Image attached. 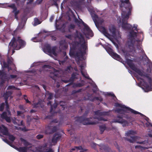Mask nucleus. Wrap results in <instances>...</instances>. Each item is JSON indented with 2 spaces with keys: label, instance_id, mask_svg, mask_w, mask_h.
Returning a JSON list of instances; mask_svg holds the SVG:
<instances>
[{
  "label": "nucleus",
  "instance_id": "1",
  "mask_svg": "<svg viewBox=\"0 0 152 152\" xmlns=\"http://www.w3.org/2000/svg\"><path fill=\"white\" fill-rule=\"evenodd\" d=\"M126 62L129 67L133 71L137 73L139 75L143 77H146L148 79L149 83L146 82L141 77H139L138 79L141 80L142 81H140L139 85L142 86V88L146 92L152 91L151 79L149 76V75L147 74L144 71L137 68L133 62V61L131 59L127 58L126 56Z\"/></svg>",
  "mask_w": 152,
  "mask_h": 152
},
{
  "label": "nucleus",
  "instance_id": "2",
  "mask_svg": "<svg viewBox=\"0 0 152 152\" xmlns=\"http://www.w3.org/2000/svg\"><path fill=\"white\" fill-rule=\"evenodd\" d=\"M74 40L73 42L72 47L70 48L69 54L70 56L78 57L79 53L76 52V50H78L82 52L81 48L80 47V44L84 41V37L82 34L78 31L76 30L74 34Z\"/></svg>",
  "mask_w": 152,
  "mask_h": 152
},
{
  "label": "nucleus",
  "instance_id": "3",
  "mask_svg": "<svg viewBox=\"0 0 152 152\" xmlns=\"http://www.w3.org/2000/svg\"><path fill=\"white\" fill-rule=\"evenodd\" d=\"M26 44V42L19 37H18L17 39L13 37L10 42V48L17 50H19L21 48H23Z\"/></svg>",
  "mask_w": 152,
  "mask_h": 152
},
{
  "label": "nucleus",
  "instance_id": "4",
  "mask_svg": "<svg viewBox=\"0 0 152 152\" xmlns=\"http://www.w3.org/2000/svg\"><path fill=\"white\" fill-rule=\"evenodd\" d=\"M120 9L122 10L121 15L131 14L132 7L129 0H121Z\"/></svg>",
  "mask_w": 152,
  "mask_h": 152
},
{
  "label": "nucleus",
  "instance_id": "5",
  "mask_svg": "<svg viewBox=\"0 0 152 152\" xmlns=\"http://www.w3.org/2000/svg\"><path fill=\"white\" fill-rule=\"evenodd\" d=\"M92 119V118H86L84 115H83L81 116L77 117L75 121L78 123H82L83 124L85 125H93L96 124V122L91 120Z\"/></svg>",
  "mask_w": 152,
  "mask_h": 152
},
{
  "label": "nucleus",
  "instance_id": "6",
  "mask_svg": "<svg viewBox=\"0 0 152 152\" xmlns=\"http://www.w3.org/2000/svg\"><path fill=\"white\" fill-rule=\"evenodd\" d=\"M130 14L121 15L122 19V27L124 30H130L132 27V26L128 23L129 16Z\"/></svg>",
  "mask_w": 152,
  "mask_h": 152
},
{
  "label": "nucleus",
  "instance_id": "7",
  "mask_svg": "<svg viewBox=\"0 0 152 152\" xmlns=\"http://www.w3.org/2000/svg\"><path fill=\"white\" fill-rule=\"evenodd\" d=\"M118 118L115 119L113 122H118L121 124H124L125 125L127 124L128 122L126 120L123 119V118H124L126 119H130L131 116L128 115H125V113L121 115H118L117 116Z\"/></svg>",
  "mask_w": 152,
  "mask_h": 152
},
{
  "label": "nucleus",
  "instance_id": "8",
  "mask_svg": "<svg viewBox=\"0 0 152 152\" xmlns=\"http://www.w3.org/2000/svg\"><path fill=\"white\" fill-rule=\"evenodd\" d=\"M56 48L55 47H53L51 48L50 45L48 44L45 45L43 50L45 53H48L55 56L56 54Z\"/></svg>",
  "mask_w": 152,
  "mask_h": 152
},
{
  "label": "nucleus",
  "instance_id": "9",
  "mask_svg": "<svg viewBox=\"0 0 152 152\" xmlns=\"http://www.w3.org/2000/svg\"><path fill=\"white\" fill-rule=\"evenodd\" d=\"M134 133V132L132 130H130L126 134V136H128V138H125V140H126L129 142L131 143H133L135 142L137 139V137L133 135H130V134H133Z\"/></svg>",
  "mask_w": 152,
  "mask_h": 152
},
{
  "label": "nucleus",
  "instance_id": "10",
  "mask_svg": "<svg viewBox=\"0 0 152 152\" xmlns=\"http://www.w3.org/2000/svg\"><path fill=\"white\" fill-rule=\"evenodd\" d=\"M137 36V33L134 32L133 30H132L129 32V41L128 42V45L129 47H133L134 44L133 43V40L134 39V37Z\"/></svg>",
  "mask_w": 152,
  "mask_h": 152
},
{
  "label": "nucleus",
  "instance_id": "11",
  "mask_svg": "<svg viewBox=\"0 0 152 152\" xmlns=\"http://www.w3.org/2000/svg\"><path fill=\"white\" fill-rule=\"evenodd\" d=\"M108 112H101L99 110L94 112L95 115L98 116H95L94 118L97 119L99 121H106V120L104 119L100 116H103L107 115Z\"/></svg>",
  "mask_w": 152,
  "mask_h": 152
},
{
  "label": "nucleus",
  "instance_id": "12",
  "mask_svg": "<svg viewBox=\"0 0 152 152\" xmlns=\"http://www.w3.org/2000/svg\"><path fill=\"white\" fill-rule=\"evenodd\" d=\"M57 130L58 127L57 126H53L48 125L46 127L45 133L47 134H52L56 132Z\"/></svg>",
  "mask_w": 152,
  "mask_h": 152
},
{
  "label": "nucleus",
  "instance_id": "13",
  "mask_svg": "<svg viewBox=\"0 0 152 152\" xmlns=\"http://www.w3.org/2000/svg\"><path fill=\"white\" fill-rule=\"evenodd\" d=\"M7 75L6 73L3 71L0 70V77H1V81L0 82V84L2 85L4 83L5 80L7 79Z\"/></svg>",
  "mask_w": 152,
  "mask_h": 152
},
{
  "label": "nucleus",
  "instance_id": "14",
  "mask_svg": "<svg viewBox=\"0 0 152 152\" xmlns=\"http://www.w3.org/2000/svg\"><path fill=\"white\" fill-rule=\"evenodd\" d=\"M83 0H73L71 1V4L76 7L79 8L82 4Z\"/></svg>",
  "mask_w": 152,
  "mask_h": 152
},
{
  "label": "nucleus",
  "instance_id": "15",
  "mask_svg": "<svg viewBox=\"0 0 152 152\" xmlns=\"http://www.w3.org/2000/svg\"><path fill=\"white\" fill-rule=\"evenodd\" d=\"M122 109L117 108L115 110V111L118 113L120 114H124L125 113H130L131 110H130L126 109V108H122Z\"/></svg>",
  "mask_w": 152,
  "mask_h": 152
},
{
  "label": "nucleus",
  "instance_id": "16",
  "mask_svg": "<svg viewBox=\"0 0 152 152\" xmlns=\"http://www.w3.org/2000/svg\"><path fill=\"white\" fill-rule=\"evenodd\" d=\"M59 44L60 47L62 50H66L68 47V45L65 40L60 41Z\"/></svg>",
  "mask_w": 152,
  "mask_h": 152
},
{
  "label": "nucleus",
  "instance_id": "17",
  "mask_svg": "<svg viewBox=\"0 0 152 152\" xmlns=\"http://www.w3.org/2000/svg\"><path fill=\"white\" fill-rule=\"evenodd\" d=\"M61 137V135L60 134L55 133L52 138V142L55 144H56L57 141L60 139Z\"/></svg>",
  "mask_w": 152,
  "mask_h": 152
},
{
  "label": "nucleus",
  "instance_id": "18",
  "mask_svg": "<svg viewBox=\"0 0 152 152\" xmlns=\"http://www.w3.org/2000/svg\"><path fill=\"white\" fill-rule=\"evenodd\" d=\"M83 26H84V30L86 31V34L88 35L92 36V31L86 23Z\"/></svg>",
  "mask_w": 152,
  "mask_h": 152
},
{
  "label": "nucleus",
  "instance_id": "19",
  "mask_svg": "<svg viewBox=\"0 0 152 152\" xmlns=\"http://www.w3.org/2000/svg\"><path fill=\"white\" fill-rule=\"evenodd\" d=\"M83 26H84V30L86 31V34L88 35L92 36V31L86 23Z\"/></svg>",
  "mask_w": 152,
  "mask_h": 152
},
{
  "label": "nucleus",
  "instance_id": "20",
  "mask_svg": "<svg viewBox=\"0 0 152 152\" xmlns=\"http://www.w3.org/2000/svg\"><path fill=\"white\" fill-rule=\"evenodd\" d=\"M1 126L3 128H1V129L0 130L1 132L4 135L7 136L9 135V133L7 127L3 125H2Z\"/></svg>",
  "mask_w": 152,
  "mask_h": 152
},
{
  "label": "nucleus",
  "instance_id": "21",
  "mask_svg": "<svg viewBox=\"0 0 152 152\" xmlns=\"http://www.w3.org/2000/svg\"><path fill=\"white\" fill-rule=\"evenodd\" d=\"M111 56L114 59L120 62H122V59L121 58L120 56L119 55H118L116 53H115L114 52L112 54Z\"/></svg>",
  "mask_w": 152,
  "mask_h": 152
},
{
  "label": "nucleus",
  "instance_id": "22",
  "mask_svg": "<svg viewBox=\"0 0 152 152\" xmlns=\"http://www.w3.org/2000/svg\"><path fill=\"white\" fill-rule=\"evenodd\" d=\"M77 73L76 72H73L72 73L71 77L69 79V81H70L71 82L68 85H70L72 84L75 79H77Z\"/></svg>",
  "mask_w": 152,
  "mask_h": 152
},
{
  "label": "nucleus",
  "instance_id": "23",
  "mask_svg": "<svg viewBox=\"0 0 152 152\" xmlns=\"http://www.w3.org/2000/svg\"><path fill=\"white\" fill-rule=\"evenodd\" d=\"M75 22L78 25H79L81 24L83 26L85 25V23L80 18H79V20H78L77 18H75Z\"/></svg>",
  "mask_w": 152,
  "mask_h": 152
},
{
  "label": "nucleus",
  "instance_id": "24",
  "mask_svg": "<svg viewBox=\"0 0 152 152\" xmlns=\"http://www.w3.org/2000/svg\"><path fill=\"white\" fill-rule=\"evenodd\" d=\"M58 74H56L55 72L51 73L49 75L50 77L54 80L55 81V82L56 81V80L58 77Z\"/></svg>",
  "mask_w": 152,
  "mask_h": 152
},
{
  "label": "nucleus",
  "instance_id": "25",
  "mask_svg": "<svg viewBox=\"0 0 152 152\" xmlns=\"http://www.w3.org/2000/svg\"><path fill=\"white\" fill-rule=\"evenodd\" d=\"M13 59L11 57L10 58L9 57H8L7 58V62L10 65H13L15 66V64H14L13 63Z\"/></svg>",
  "mask_w": 152,
  "mask_h": 152
},
{
  "label": "nucleus",
  "instance_id": "26",
  "mask_svg": "<svg viewBox=\"0 0 152 152\" xmlns=\"http://www.w3.org/2000/svg\"><path fill=\"white\" fill-rule=\"evenodd\" d=\"M57 105H58V103H57L56 102H55L53 105H51L50 112L51 113L53 111H54L53 110V108L54 109L56 108Z\"/></svg>",
  "mask_w": 152,
  "mask_h": 152
},
{
  "label": "nucleus",
  "instance_id": "27",
  "mask_svg": "<svg viewBox=\"0 0 152 152\" xmlns=\"http://www.w3.org/2000/svg\"><path fill=\"white\" fill-rule=\"evenodd\" d=\"M109 30L110 32L113 35L115 36V35L116 29L115 27L114 26H112L110 27L109 28Z\"/></svg>",
  "mask_w": 152,
  "mask_h": 152
},
{
  "label": "nucleus",
  "instance_id": "28",
  "mask_svg": "<svg viewBox=\"0 0 152 152\" xmlns=\"http://www.w3.org/2000/svg\"><path fill=\"white\" fill-rule=\"evenodd\" d=\"M91 15L92 18V19H93L94 21V22L95 23L96 25V19L98 18V17L96 14L95 13L91 12Z\"/></svg>",
  "mask_w": 152,
  "mask_h": 152
},
{
  "label": "nucleus",
  "instance_id": "29",
  "mask_svg": "<svg viewBox=\"0 0 152 152\" xmlns=\"http://www.w3.org/2000/svg\"><path fill=\"white\" fill-rule=\"evenodd\" d=\"M73 87H80L84 86L83 83H73Z\"/></svg>",
  "mask_w": 152,
  "mask_h": 152
},
{
  "label": "nucleus",
  "instance_id": "30",
  "mask_svg": "<svg viewBox=\"0 0 152 152\" xmlns=\"http://www.w3.org/2000/svg\"><path fill=\"white\" fill-rule=\"evenodd\" d=\"M99 127L100 133L102 134L106 129V126L105 125H101L99 126Z\"/></svg>",
  "mask_w": 152,
  "mask_h": 152
},
{
  "label": "nucleus",
  "instance_id": "31",
  "mask_svg": "<svg viewBox=\"0 0 152 152\" xmlns=\"http://www.w3.org/2000/svg\"><path fill=\"white\" fill-rule=\"evenodd\" d=\"M58 105H60L62 107L61 109L63 110H64L65 107H66V103L64 102L63 101H61L58 103Z\"/></svg>",
  "mask_w": 152,
  "mask_h": 152
},
{
  "label": "nucleus",
  "instance_id": "32",
  "mask_svg": "<svg viewBox=\"0 0 152 152\" xmlns=\"http://www.w3.org/2000/svg\"><path fill=\"white\" fill-rule=\"evenodd\" d=\"M95 100H99L100 102H101L103 100V99L101 96L98 97H94L93 99H90V101L91 102H94Z\"/></svg>",
  "mask_w": 152,
  "mask_h": 152
},
{
  "label": "nucleus",
  "instance_id": "33",
  "mask_svg": "<svg viewBox=\"0 0 152 152\" xmlns=\"http://www.w3.org/2000/svg\"><path fill=\"white\" fill-rule=\"evenodd\" d=\"M130 110H131V113L134 114L135 115H137L138 114L140 115L141 116H144V115L143 114L141 113H140L138 111L135 110L131 108L130 109Z\"/></svg>",
  "mask_w": 152,
  "mask_h": 152
},
{
  "label": "nucleus",
  "instance_id": "34",
  "mask_svg": "<svg viewBox=\"0 0 152 152\" xmlns=\"http://www.w3.org/2000/svg\"><path fill=\"white\" fill-rule=\"evenodd\" d=\"M81 67L82 68V70H81L80 71H81V73L82 75L85 78L88 79L90 80H91V78L89 77V76H88V75L87 74L86 75L84 73V72H83V70H82L83 69L82 68L83 67V66L82 65L81 66Z\"/></svg>",
  "mask_w": 152,
  "mask_h": 152
},
{
  "label": "nucleus",
  "instance_id": "35",
  "mask_svg": "<svg viewBox=\"0 0 152 152\" xmlns=\"http://www.w3.org/2000/svg\"><path fill=\"white\" fill-rule=\"evenodd\" d=\"M20 141L23 142L24 145L27 146L28 145H30L31 144L28 142L27 140L25 139L21 138L20 139Z\"/></svg>",
  "mask_w": 152,
  "mask_h": 152
},
{
  "label": "nucleus",
  "instance_id": "36",
  "mask_svg": "<svg viewBox=\"0 0 152 152\" xmlns=\"http://www.w3.org/2000/svg\"><path fill=\"white\" fill-rule=\"evenodd\" d=\"M18 149L20 152H27V148L26 147H20Z\"/></svg>",
  "mask_w": 152,
  "mask_h": 152
},
{
  "label": "nucleus",
  "instance_id": "37",
  "mask_svg": "<svg viewBox=\"0 0 152 152\" xmlns=\"http://www.w3.org/2000/svg\"><path fill=\"white\" fill-rule=\"evenodd\" d=\"M12 92L11 91H6L4 94V98H8L11 95Z\"/></svg>",
  "mask_w": 152,
  "mask_h": 152
},
{
  "label": "nucleus",
  "instance_id": "38",
  "mask_svg": "<svg viewBox=\"0 0 152 152\" xmlns=\"http://www.w3.org/2000/svg\"><path fill=\"white\" fill-rule=\"evenodd\" d=\"M102 31L103 33L106 36H110V35L107 32V31L106 29L103 27L102 28Z\"/></svg>",
  "mask_w": 152,
  "mask_h": 152
},
{
  "label": "nucleus",
  "instance_id": "39",
  "mask_svg": "<svg viewBox=\"0 0 152 152\" xmlns=\"http://www.w3.org/2000/svg\"><path fill=\"white\" fill-rule=\"evenodd\" d=\"M116 106L120 107H121V108H126V109H129V110H130V109L131 108L130 107H128L126 106H125L124 105H122L121 104L118 103H117L116 104Z\"/></svg>",
  "mask_w": 152,
  "mask_h": 152
},
{
  "label": "nucleus",
  "instance_id": "40",
  "mask_svg": "<svg viewBox=\"0 0 152 152\" xmlns=\"http://www.w3.org/2000/svg\"><path fill=\"white\" fill-rule=\"evenodd\" d=\"M41 102L40 101H39L37 103L33 104V108H37L39 107L41 104Z\"/></svg>",
  "mask_w": 152,
  "mask_h": 152
},
{
  "label": "nucleus",
  "instance_id": "41",
  "mask_svg": "<svg viewBox=\"0 0 152 152\" xmlns=\"http://www.w3.org/2000/svg\"><path fill=\"white\" fill-rule=\"evenodd\" d=\"M81 45V47H82V48L84 50H86V49L87 48V46L86 45V44H85V39H84V41H83L80 44V45Z\"/></svg>",
  "mask_w": 152,
  "mask_h": 152
},
{
  "label": "nucleus",
  "instance_id": "42",
  "mask_svg": "<svg viewBox=\"0 0 152 152\" xmlns=\"http://www.w3.org/2000/svg\"><path fill=\"white\" fill-rule=\"evenodd\" d=\"M7 7H9L13 9V10H14V11H15L16 10L17 8L15 6V4H12L10 5H8L7 6Z\"/></svg>",
  "mask_w": 152,
  "mask_h": 152
},
{
  "label": "nucleus",
  "instance_id": "43",
  "mask_svg": "<svg viewBox=\"0 0 152 152\" xmlns=\"http://www.w3.org/2000/svg\"><path fill=\"white\" fill-rule=\"evenodd\" d=\"M9 136V139L12 142H13L15 139V137L12 134H10L9 133V135H8Z\"/></svg>",
  "mask_w": 152,
  "mask_h": 152
},
{
  "label": "nucleus",
  "instance_id": "44",
  "mask_svg": "<svg viewBox=\"0 0 152 152\" xmlns=\"http://www.w3.org/2000/svg\"><path fill=\"white\" fill-rule=\"evenodd\" d=\"M8 114H7V113L6 112H4L2 113L1 115V117L4 119L7 116Z\"/></svg>",
  "mask_w": 152,
  "mask_h": 152
},
{
  "label": "nucleus",
  "instance_id": "45",
  "mask_svg": "<svg viewBox=\"0 0 152 152\" xmlns=\"http://www.w3.org/2000/svg\"><path fill=\"white\" fill-rule=\"evenodd\" d=\"M107 51L111 56L114 52L113 49L110 48H108L107 50Z\"/></svg>",
  "mask_w": 152,
  "mask_h": 152
},
{
  "label": "nucleus",
  "instance_id": "46",
  "mask_svg": "<svg viewBox=\"0 0 152 152\" xmlns=\"http://www.w3.org/2000/svg\"><path fill=\"white\" fill-rule=\"evenodd\" d=\"M7 89L9 90L13 89V90H19V89L16 88L14 86H9L8 87Z\"/></svg>",
  "mask_w": 152,
  "mask_h": 152
},
{
  "label": "nucleus",
  "instance_id": "47",
  "mask_svg": "<svg viewBox=\"0 0 152 152\" xmlns=\"http://www.w3.org/2000/svg\"><path fill=\"white\" fill-rule=\"evenodd\" d=\"M53 2L52 3V5L55 6L57 8L58 7V5L57 3V2L56 0H52Z\"/></svg>",
  "mask_w": 152,
  "mask_h": 152
},
{
  "label": "nucleus",
  "instance_id": "48",
  "mask_svg": "<svg viewBox=\"0 0 152 152\" xmlns=\"http://www.w3.org/2000/svg\"><path fill=\"white\" fill-rule=\"evenodd\" d=\"M4 105L5 104L4 103H2L0 104V111H2L4 110Z\"/></svg>",
  "mask_w": 152,
  "mask_h": 152
},
{
  "label": "nucleus",
  "instance_id": "49",
  "mask_svg": "<svg viewBox=\"0 0 152 152\" xmlns=\"http://www.w3.org/2000/svg\"><path fill=\"white\" fill-rule=\"evenodd\" d=\"M17 77V75H10L8 77L9 79H14Z\"/></svg>",
  "mask_w": 152,
  "mask_h": 152
},
{
  "label": "nucleus",
  "instance_id": "50",
  "mask_svg": "<svg viewBox=\"0 0 152 152\" xmlns=\"http://www.w3.org/2000/svg\"><path fill=\"white\" fill-rule=\"evenodd\" d=\"M65 37L70 40H72V39L73 36L72 34H68L65 35Z\"/></svg>",
  "mask_w": 152,
  "mask_h": 152
},
{
  "label": "nucleus",
  "instance_id": "51",
  "mask_svg": "<svg viewBox=\"0 0 152 152\" xmlns=\"http://www.w3.org/2000/svg\"><path fill=\"white\" fill-rule=\"evenodd\" d=\"M23 96L24 99L25 100L26 103L29 104L31 103V102L30 101H29V100L28 99H26L27 96L26 95H24Z\"/></svg>",
  "mask_w": 152,
  "mask_h": 152
},
{
  "label": "nucleus",
  "instance_id": "52",
  "mask_svg": "<svg viewBox=\"0 0 152 152\" xmlns=\"http://www.w3.org/2000/svg\"><path fill=\"white\" fill-rule=\"evenodd\" d=\"M43 137V135H42V134H39L37 135L36 136V138L38 140L42 139Z\"/></svg>",
  "mask_w": 152,
  "mask_h": 152
},
{
  "label": "nucleus",
  "instance_id": "53",
  "mask_svg": "<svg viewBox=\"0 0 152 152\" xmlns=\"http://www.w3.org/2000/svg\"><path fill=\"white\" fill-rule=\"evenodd\" d=\"M12 12L14 13V15H18L19 13V11L17 10V8H16V9L15 11H14V10H13Z\"/></svg>",
  "mask_w": 152,
  "mask_h": 152
},
{
  "label": "nucleus",
  "instance_id": "54",
  "mask_svg": "<svg viewBox=\"0 0 152 152\" xmlns=\"http://www.w3.org/2000/svg\"><path fill=\"white\" fill-rule=\"evenodd\" d=\"M51 66L49 65L45 64L43 66L42 68H50Z\"/></svg>",
  "mask_w": 152,
  "mask_h": 152
},
{
  "label": "nucleus",
  "instance_id": "55",
  "mask_svg": "<svg viewBox=\"0 0 152 152\" xmlns=\"http://www.w3.org/2000/svg\"><path fill=\"white\" fill-rule=\"evenodd\" d=\"M49 96L48 97V99L49 100L51 99L53 96V94L51 93H50L49 94Z\"/></svg>",
  "mask_w": 152,
  "mask_h": 152
},
{
  "label": "nucleus",
  "instance_id": "56",
  "mask_svg": "<svg viewBox=\"0 0 152 152\" xmlns=\"http://www.w3.org/2000/svg\"><path fill=\"white\" fill-rule=\"evenodd\" d=\"M3 66L4 68H7L9 66L7 63H6L5 62H4L3 63Z\"/></svg>",
  "mask_w": 152,
  "mask_h": 152
},
{
  "label": "nucleus",
  "instance_id": "57",
  "mask_svg": "<svg viewBox=\"0 0 152 152\" xmlns=\"http://www.w3.org/2000/svg\"><path fill=\"white\" fill-rule=\"evenodd\" d=\"M75 27V25L73 24H70L69 26V28L70 29H74Z\"/></svg>",
  "mask_w": 152,
  "mask_h": 152
},
{
  "label": "nucleus",
  "instance_id": "58",
  "mask_svg": "<svg viewBox=\"0 0 152 152\" xmlns=\"http://www.w3.org/2000/svg\"><path fill=\"white\" fill-rule=\"evenodd\" d=\"M34 22L35 23L37 24H39L40 23V22H39V21L37 18H35L34 19Z\"/></svg>",
  "mask_w": 152,
  "mask_h": 152
},
{
  "label": "nucleus",
  "instance_id": "59",
  "mask_svg": "<svg viewBox=\"0 0 152 152\" xmlns=\"http://www.w3.org/2000/svg\"><path fill=\"white\" fill-rule=\"evenodd\" d=\"M68 56H66V57H65V58L62 61H61V62L62 63H64L66 61V60L68 59Z\"/></svg>",
  "mask_w": 152,
  "mask_h": 152
},
{
  "label": "nucleus",
  "instance_id": "60",
  "mask_svg": "<svg viewBox=\"0 0 152 152\" xmlns=\"http://www.w3.org/2000/svg\"><path fill=\"white\" fill-rule=\"evenodd\" d=\"M87 96L88 97V100H90V99L93 98H92V94H88Z\"/></svg>",
  "mask_w": 152,
  "mask_h": 152
},
{
  "label": "nucleus",
  "instance_id": "61",
  "mask_svg": "<svg viewBox=\"0 0 152 152\" xmlns=\"http://www.w3.org/2000/svg\"><path fill=\"white\" fill-rule=\"evenodd\" d=\"M24 1V0H13V1L15 2L17 4H18V2H23Z\"/></svg>",
  "mask_w": 152,
  "mask_h": 152
},
{
  "label": "nucleus",
  "instance_id": "62",
  "mask_svg": "<svg viewBox=\"0 0 152 152\" xmlns=\"http://www.w3.org/2000/svg\"><path fill=\"white\" fill-rule=\"evenodd\" d=\"M4 119L8 122H10L11 121V120L10 117L8 116L6 117Z\"/></svg>",
  "mask_w": 152,
  "mask_h": 152
},
{
  "label": "nucleus",
  "instance_id": "63",
  "mask_svg": "<svg viewBox=\"0 0 152 152\" xmlns=\"http://www.w3.org/2000/svg\"><path fill=\"white\" fill-rule=\"evenodd\" d=\"M145 125L147 127H148L150 125L152 127V124L151 123H149V122L146 123L145 124Z\"/></svg>",
  "mask_w": 152,
  "mask_h": 152
},
{
  "label": "nucleus",
  "instance_id": "64",
  "mask_svg": "<svg viewBox=\"0 0 152 152\" xmlns=\"http://www.w3.org/2000/svg\"><path fill=\"white\" fill-rule=\"evenodd\" d=\"M19 108L21 110H24L25 109L23 105H20L19 106Z\"/></svg>",
  "mask_w": 152,
  "mask_h": 152
}]
</instances>
